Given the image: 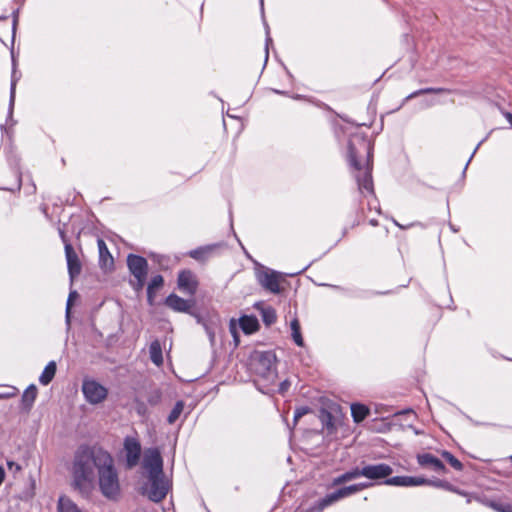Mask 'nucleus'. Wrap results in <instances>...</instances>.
<instances>
[{"label":"nucleus","instance_id":"nucleus-9","mask_svg":"<svg viewBox=\"0 0 512 512\" xmlns=\"http://www.w3.org/2000/svg\"><path fill=\"white\" fill-rule=\"evenodd\" d=\"M257 280L259 284L266 289L267 291L278 294L281 291L280 287V281H281V274L268 269L263 268L257 272Z\"/></svg>","mask_w":512,"mask_h":512},{"label":"nucleus","instance_id":"nucleus-30","mask_svg":"<svg viewBox=\"0 0 512 512\" xmlns=\"http://www.w3.org/2000/svg\"><path fill=\"white\" fill-rule=\"evenodd\" d=\"M424 485L433 486V487H436V488H442V489H445V490H448V491H452V492H456V493L462 494L456 488H454L449 482L444 481V480H440V479L431 480V479H427L426 478V483H424Z\"/></svg>","mask_w":512,"mask_h":512},{"label":"nucleus","instance_id":"nucleus-21","mask_svg":"<svg viewBox=\"0 0 512 512\" xmlns=\"http://www.w3.org/2000/svg\"><path fill=\"white\" fill-rule=\"evenodd\" d=\"M149 354L151 361L156 365L160 366L163 363V355L161 344L158 340L151 342L149 346Z\"/></svg>","mask_w":512,"mask_h":512},{"label":"nucleus","instance_id":"nucleus-23","mask_svg":"<svg viewBox=\"0 0 512 512\" xmlns=\"http://www.w3.org/2000/svg\"><path fill=\"white\" fill-rule=\"evenodd\" d=\"M256 307L260 309L261 317L265 325L270 326L276 322L277 316L275 310L270 306H263L257 304Z\"/></svg>","mask_w":512,"mask_h":512},{"label":"nucleus","instance_id":"nucleus-46","mask_svg":"<svg viewBox=\"0 0 512 512\" xmlns=\"http://www.w3.org/2000/svg\"><path fill=\"white\" fill-rule=\"evenodd\" d=\"M510 460H511V462H512V455L510 456Z\"/></svg>","mask_w":512,"mask_h":512},{"label":"nucleus","instance_id":"nucleus-20","mask_svg":"<svg viewBox=\"0 0 512 512\" xmlns=\"http://www.w3.org/2000/svg\"><path fill=\"white\" fill-rule=\"evenodd\" d=\"M36 397L37 388L35 385L32 384L23 392L21 399L23 409L29 411L34 404Z\"/></svg>","mask_w":512,"mask_h":512},{"label":"nucleus","instance_id":"nucleus-10","mask_svg":"<svg viewBox=\"0 0 512 512\" xmlns=\"http://www.w3.org/2000/svg\"><path fill=\"white\" fill-rule=\"evenodd\" d=\"M362 477L370 480L388 479L393 469L386 463L369 464L361 467Z\"/></svg>","mask_w":512,"mask_h":512},{"label":"nucleus","instance_id":"nucleus-6","mask_svg":"<svg viewBox=\"0 0 512 512\" xmlns=\"http://www.w3.org/2000/svg\"><path fill=\"white\" fill-rule=\"evenodd\" d=\"M276 355L272 351L256 352L252 358L253 371L266 378L275 369Z\"/></svg>","mask_w":512,"mask_h":512},{"label":"nucleus","instance_id":"nucleus-28","mask_svg":"<svg viewBox=\"0 0 512 512\" xmlns=\"http://www.w3.org/2000/svg\"><path fill=\"white\" fill-rule=\"evenodd\" d=\"M334 494H328L323 499L319 500L317 503H315L311 508L310 512H321L326 507L330 506L331 504L335 503L337 500L334 498Z\"/></svg>","mask_w":512,"mask_h":512},{"label":"nucleus","instance_id":"nucleus-45","mask_svg":"<svg viewBox=\"0 0 512 512\" xmlns=\"http://www.w3.org/2000/svg\"><path fill=\"white\" fill-rule=\"evenodd\" d=\"M506 118H507V120L509 121V123H510V124H511V126H512V114H511V113H507V114H506Z\"/></svg>","mask_w":512,"mask_h":512},{"label":"nucleus","instance_id":"nucleus-2","mask_svg":"<svg viewBox=\"0 0 512 512\" xmlns=\"http://www.w3.org/2000/svg\"><path fill=\"white\" fill-rule=\"evenodd\" d=\"M98 486L103 497L110 501H117L121 496V485L114 459L109 455L97 472Z\"/></svg>","mask_w":512,"mask_h":512},{"label":"nucleus","instance_id":"nucleus-38","mask_svg":"<svg viewBox=\"0 0 512 512\" xmlns=\"http://www.w3.org/2000/svg\"><path fill=\"white\" fill-rule=\"evenodd\" d=\"M348 481H349V479L347 478V475L345 473H343L342 475L336 477L333 480V485H340V484L346 483Z\"/></svg>","mask_w":512,"mask_h":512},{"label":"nucleus","instance_id":"nucleus-18","mask_svg":"<svg viewBox=\"0 0 512 512\" xmlns=\"http://www.w3.org/2000/svg\"><path fill=\"white\" fill-rule=\"evenodd\" d=\"M239 325L245 334H252L259 329V323L254 316H242Z\"/></svg>","mask_w":512,"mask_h":512},{"label":"nucleus","instance_id":"nucleus-33","mask_svg":"<svg viewBox=\"0 0 512 512\" xmlns=\"http://www.w3.org/2000/svg\"><path fill=\"white\" fill-rule=\"evenodd\" d=\"M447 90L444 89V88H425V89H420L418 91H415L413 92L412 94H410L409 96H407V99H412L418 95H421V94H429V93H435V94H438V93H443V92H446Z\"/></svg>","mask_w":512,"mask_h":512},{"label":"nucleus","instance_id":"nucleus-37","mask_svg":"<svg viewBox=\"0 0 512 512\" xmlns=\"http://www.w3.org/2000/svg\"><path fill=\"white\" fill-rule=\"evenodd\" d=\"M333 420V416L331 415V413L329 412H325L323 414V422L325 423V425L327 426V428H330V427H333L334 424L332 422Z\"/></svg>","mask_w":512,"mask_h":512},{"label":"nucleus","instance_id":"nucleus-44","mask_svg":"<svg viewBox=\"0 0 512 512\" xmlns=\"http://www.w3.org/2000/svg\"><path fill=\"white\" fill-rule=\"evenodd\" d=\"M4 478H5V471H4V469L0 466V485L3 483Z\"/></svg>","mask_w":512,"mask_h":512},{"label":"nucleus","instance_id":"nucleus-42","mask_svg":"<svg viewBox=\"0 0 512 512\" xmlns=\"http://www.w3.org/2000/svg\"><path fill=\"white\" fill-rule=\"evenodd\" d=\"M289 387V382L288 381H284L281 383L280 385V392H285Z\"/></svg>","mask_w":512,"mask_h":512},{"label":"nucleus","instance_id":"nucleus-12","mask_svg":"<svg viewBox=\"0 0 512 512\" xmlns=\"http://www.w3.org/2000/svg\"><path fill=\"white\" fill-rule=\"evenodd\" d=\"M124 450L126 453V465L128 468L135 467L140 458L141 446L140 443L131 437H127L124 441Z\"/></svg>","mask_w":512,"mask_h":512},{"label":"nucleus","instance_id":"nucleus-36","mask_svg":"<svg viewBox=\"0 0 512 512\" xmlns=\"http://www.w3.org/2000/svg\"><path fill=\"white\" fill-rule=\"evenodd\" d=\"M16 78L15 75H12V81H11V91H10V108L13 107L14 101H15V87H16Z\"/></svg>","mask_w":512,"mask_h":512},{"label":"nucleus","instance_id":"nucleus-24","mask_svg":"<svg viewBox=\"0 0 512 512\" xmlns=\"http://www.w3.org/2000/svg\"><path fill=\"white\" fill-rule=\"evenodd\" d=\"M97 244L99 249L100 263L103 266H107L108 264L113 265V257L111 256L104 240L98 239Z\"/></svg>","mask_w":512,"mask_h":512},{"label":"nucleus","instance_id":"nucleus-15","mask_svg":"<svg viewBox=\"0 0 512 512\" xmlns=\"http://www.w3.org/2000/svg\"><path fill=\"white\" fill-rule=\"evenodd\" d=\"M417 462L421 467L430 468L437 473H445V465L437 457L430 453H423L417 455Z\"/></svg>","mask_w":512,"mask_h":512},{"label":"nucleus","instance_id":"nucleus-19","mask_svg":"<svg viewBox=\"0 0 512 512\" xmlns=\"http://www.w3.org/2000/svg\"><path fill=\"white\" fill-rule=\"evenodd\" d=\"M57 512H83L69 497L62 495L57 502Z\"/></svg>","mask_w":512,"mask_h":512},{"label":"nucleus","instance_id":"nucleus-16","mask_svg":"<svg viewBox=\"0 0 512 512\" xmlns=\"http://www.w3.org/2000/svg\"><path fill=\"white\" fill-rule=\"evenodd\" d=\"M165 304L169 308H171L172 310H174L176 312H185V313L189 312L193 306L192 302L185 300L176 294H170L166 298Z\"/></svg>","mask_w":512,"mask_h":512},{"label":"nucleus","instance_id":"nucleus-39","mask_svg":"<svg viewBox=\"0 0 512 512\" xmlns=\"http://www.w3.org/2000/svg\"><path fill=\"white\" fill-rule=\"evenodd\" d=\"M308 412V408L302 407L300 409H297L294 415V420L298 421L299 418H301L303 415H305Z\"/></svg>","mask_w":512,"mask_h":512},{"label":"nucleus","instance_id":"nucleus-41","mask_svg":"<svg viewBox=\"0 0 512 512\" xmlns=\"http://www.w3.org/2000/svg\"><path fill=\"white\" fill-rule=\"evenodd\" d=\"M230 332L234 336V338L237 339V329H236V326H235V320L234 319H232L230 321Z\"/></svg>","mask_w":512,"mask_h":512},{"label":"nucleus","instance_id":"nucleus-26","mask_svg":"<svg viewBox=\"0 0 512 512\" xmlns=\"http://www.w3.org/2000/svg\"><path fill=\"white\" fill-rule=\"evenodd\" d=\"M164 279L161 275L154 276L147 288V299L150 305L153 304L154 301V291L162 287Z\"/></svg>","mask_w":512,"mask_h":512},{"label":"nucleus","instance_id":"nucleus-1","mask_svg":"<svg viewBox=\"0 0 512 512\" xmlns=\"http://www.w3.org/2000/svg\"><path fill=\"white\" fill-rule=\"evenodd\" d=\"M110 453L101 447L80 446L72 462L73 486L80 492H87L92 487L95 471H99Z\"/></svg>","mask_w":512,"mask_h":512},{"label":"nucleus","instance_id":"nucleus-25","mask_svg":"<svg viewBox=\"0 0 512 512\" xmlns=\"http://www.w3.org/2000/svg\"><path fill=\"white\" fill-rule=\"evenodd\" d=\"M351 414L354 422L360 423L369 414V409L363 404L354 403L351 405Z\"/></svg>","mask_w":512,"mask_h":512},{"label":"nucleus","instance_id":"nucleus-4","mask_svg":"<svg viewBox=\"0 0 512 512\" xmlns=\"http://www.w3.org/2000/svg\"><path fill=\"white\" fill-rule=\"evenodd\" d=\"M127 266L134 280L130 283L136 291L142 290L148 273L147 260L138 255L129 254L127 257Z\"/></svg>","mask_w":512,"mask_h":512},{"label":"nucleus","instance_id":"nucleus-29","mask_svg":"<svg viewBox=\"0 0 512 512\" xmlns=\"http://www.w3.org/2000/svg\"><path fill=\"white\" fill-rule=\"evenodd\" d=\"M290 327L292 331L291 336L295 344L300 347L304 346V340L301 334L300 323L298 319H293L291 321Z\"/></svg>","mask_w":512,"mask_h":512},{"label":"nucleus","instance_id":"nucleus-22","mask_svg":"<svg viewBox=\"0 0 512 512\" xmlns=\"http://www.w3.org/2000/svg\"><path fill=\"white\" fill-rule=\"evenodd\" d=\"M56 369L57 367L55 361H50L42 371L39 377V382L42 385H48L53 380L56 373Z\"/></svg>","mask_w":512,"mask_h":512},{"label":"nucleus","instance_id":"nucleus-17","mask_svg":"<svg viewBox=\"0 0 512 512\" xmlns=\"http://www.w3.org/2000/svg\"><path fill=\"white\" fill-rule=\"evenodd\" d=\"M371 485L372 484H370V483H358V484H353L350 486L340 488V489L336 490L335 492H333V494L335 496L334 498H336V500L338 501L342 498H345L352 494H355L363 489L369 488Z\"/></svg>","mask_w":512,"mask_h":512},{"label":"nucleus","instance_id":"nucleus-3","mask_svg":"<svg viewBox=\"0 0 512 512\" xmlns=\"http://www.w3.org/2000/svg\"><path fill=\"white\" fill-rule=\"evenodd\" d=\"M361 147L364 152L367 154V160L365 165H362L360 161L357 159L358 152L356 151L354 147V143L352 141L349 142L348 147V157L349 162L351 166H353L357 171L358 174L356 175V179L358 182L359 190L361 192H373V182H372V176H371V164H370V156H371V145L369 142H367L365 139H361Z\"/></svg>","mask_w":512,"mask_h":512},{"label":"nucleus","instance_id":"nucleus-13","mask_svg":"<svg viewBox=\"0 0 512 512\" xmlns=\"http://www.w3.org/2000/svg\"><path fill=\"white\" fill-rule=\"evenodd\" d=\"M65 256L70 278L74 279L81 273L82 266L77 253L74 251L70 243H66L65 245Z\"/></svg>","mask_w":512,"mask_h":512},{"label":"nucleus","instance_id":"nucleus-11","mask_svg":"<svg viewBox=\"0 0 512 512\" xmlns=\"http://www.w3.org/2000/svg\"><path fill=\"white\" fill-rule=\"evenodd\" d=\"M177 285L182 292L193 296L197 291L198 280L191 270H182L178 274Z\"/></svg>","mask_w":512,"mask_h":512},{"label":"nucleus","instance_id":"nucleus-5","mask_svg":"<svg viewBox=\"0 0 512 512\" xmlns=\"http://www.w3.org/2000/svg\"><path fill=\"white\" fill-rule=\"evenodd\" d=\"M148 480L150 487H143L142 494L146 495L153 502L158 503L162 501L169 491V484L168 481L165 480L164 473L154 477L150 476Z\"/></svg>","mask_w":512,"mask_h":512},{"label":"nucleus","instance_id":"nucleus-34","mask_svg":"<svg viewBox=\"0 0 512 512\" xmlns=\"http://www.w3.org/2000/svg\"><path fill=\"white\" fill-rule=\"evenodd\" d=\"M490 506L498 512H512V506L510 504H500L491 502Z\"/></svg>","mask_w":512,"mask_h":512},{"label":"nucleus","instance_id":"nucleus-31","mask_svg":"<svg viewBox=\"0 0 512 512\" xmlns=\"http://www.w3.org/2000/svg\"><path fill=\"white\" fill-rule=\"evenodd\" d=\"M184 406L185 405L183 401L176 402L175 406L173 407L167 418L169 424H174L178 420V418L180 417L184 410Z\"/></svg>","mask_w":512,"mask_h":512},{"label":"nucleus","instance_id":"nucleus-40","mask_svg":"<svg viewBox=\"0 0 512 512\" xmlns=\"http://www.w3.org/2000/svg\"><path fill=\"white\" fill-rule=\"evenodd\" d=\"M76 295H77V293L75 291H73L69 294L68 301H67V309H66L67 317L69 316L70 305H71L72 299H74V297Z\"/></svg>","mask_w":512,"mask_h":512},{"label":"nucleus","instance_id":"nucleus-27","mask_svg":"<svg viewBox=\"0 0 512 512\" xmlns=\"http://www.w3.org/2000/svg\"><path fill=\"white\" fill-rule=\"evenodd\" d=\"M215 248L214 245L200 247L189 252V256L198 261H204Z\"/></svg>","mask_w":512,"mask_h":512},{"label":"nucleus","instance_id":"nucleus-14","mask_svg":"<svg viewBox=\"0 0 512 512\" xmlns=\"http://www.w3.org/2000/svg\"><path fill=\"white\" fill-rule=\"evenodd\" d=\"M424 483H426V478L413 476H395L384 481L386 485L399 487L423 486Z\"/></svg>","mask_w":512,"mask_h":512},{"label":"nucleus","instance_id":"nucleus-7","mask_svg":"<svg viewBox=\"0 0 512 512\" xmlns=\"http://www.w3.org/2000/svg\"><path fill=\"white\" fill-rule=\"evenodd\" d=\"M82 391L86 400L91 404L103 402L108 394V390L95 380H84Z\"/></svg>","mask_w":512,"mask_h":512},{"label":"nucleus","instance_id":"nucleus-35","mask_svg":"<svg viewBox=\"0 0 512 512\" xmlns=\"http://www.w3.org/2000/svg\"><path fill=\"white\" fill-rule=\"evenodd\" d=\"M345 474L347 475V478L349 479V481L362 476L361 468H359V467H356L350 471H347V472H345Z\"/></svg>","mask_w":512,"mask_h":512},{"label":"nucleus","instance_id":"nucleus-8","mask_svg":"<svg viewBox=\"0 0 512 512\" xmlns=\"http://www.w3.org/2000/svg\"><path fill=\"white\" fill-rule=\"evenodd\" d=\"M142 465L148 477L164 473L163 460L157 448H150L145 451Z\"/></svg>","mask_w":512,"mask_h":512},{"label":"nucleus","instance_id":"nucleus-32","mask_svg":"<svg viewBox=\"0 0 512 512\" xmlns=\"http://www.w3.org/2000/svg\"><path fill=\"white\" fill-rule=\"evenodd\" d=\"M441 455L455 470H458V471L462 470V468H463L462 463L456 457H454L450 452L442 451Z\"/></svg>","mask_w":512,"mask_h":512},{"label":"nucleus","instance_id":"nucleus-43","mask_svg":"<svg viewBox=\"0 0 512 512\" xmlns=\"http://www.w3.org/2000/svg\"><path fill=\"white\" fill-rule=\"evenodd\" d=\"M59 234H60L62 241L64 242V246L66 245V243H69L63 230L60 229Z\"/></svg>","mask_w":512,"mask_h":512}]
</instances>
